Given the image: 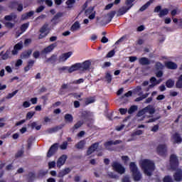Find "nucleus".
Returning a JSON list of instances; mask_svg holds the SVG:
<instances>
[{"mask_svg":"<svg viewBox=\"0 0 182 182\" xmlns=\"http://www.w3.org/2000/svg\"><path fill=\"white\" fill-rule=\"evenodd\" d=\"M134 5V4H129V5H127V6H128L127 8L123 7L122 9H119L118 11V14H117V16H122V15H124V14H126L127 11L131 9Z\"/></svg>","mask_w":182,"mask_h":182,"instance_id":"15","label":"nucleus"},{"mask_svg":"<svg viewBox=\"0 0 182 182\" xmlns=\"http://www.w3.org/2000/svg\"><path fill=\"white\" fill-rule=\"evenodd\" d=\"M28 127H31L32 130H33V129H36V130H41L42 125H38L36 122H33L31 124H28Z\"/></svg>","mask_w":182,"mask_h":182,"instance_id":"28","label":"nucleus"},{"mask_svg":"<svg viewBox=\"0 0 182 182\" xmlns=\"http://www.w3.org/2000/svg\"><path fill=\"white\" fill-rule=\"evenodd\" d=\"M153 2H154V0H149V1H147L139 9L140 12H144V11H146V9H147V8H149V6H150V5L153 4Z\"/></svg>","mask_w":182,"mask_h":182,"instance_id":"26","label":"nucleus"},{"mask_svg":"<svg viewBox=\"0 0 182 182\" xmlns=\"http://www.w3.org/2000/svg\"><path fill=\"white\" fill-rule=\"evenodd\" d=\"M35 179V173L29 172L28 173V182H33Z\"/></svg>","mask_w":182,"mask_h":182,"instance_id":"49","label":"nucleus"},{"mask_svg":"<svg viewBox=\"0 0 182 182\" xmlns=\"http://www.w3.org/2000/svg\"><path fill=\"white\" fill-rule=\"evenodd\" d=\"M63 126H65V125L60 124L58 126H55L53 128H50L48 129V133H50V134H52V133H56L57 132H59V130H62V129H63Z\"/></svg>","mask_w":182,"mask_h":182,"instance_id":"21","label":"nucleus"},{"mask_svg":"<svg viewBox=\"0 0 182 182\" xmlns=\"http://www.w3.org/2000/svg\"><path fill=\"white\" fill-rule=\"evenodd\" d=\"M144 109L145 112L146 113H149V114H154V113H156V109H154V107H153L151 105H148Z\"/></svg>","mask_w":182,"mask_h":182,"instance_id":"29","label":"nucleus"},{"mask_svg":"<svg viewBox=\"0 0 182 182\" xmlns=\"http://www.w3.org/2000/svg\"><path fill=\"white\" fill-rule=\"evenodd\" d=\"M92 103H95V98L93 97H88L85 99V105L87 106Z\"/></svg>","mask_w":182,"mask_h":182,"instance_id":"45","label":"nucleus"},{"mask_svg":"<svg viewBox=\"0 0 182 182\" xmlns=\"http://www.w3.org/2000/svg\"><path fill=\"white\" fill-rule=\"evenodd\" d=\"M18 1H12L10 2L9 7L11 8V9H15L16 6H18Z\"/></svg>","mask_w":182,"mask_h":182,"instance_id":"44","label":"nucleus"},{"mask_svg":"<svg viewBox=\"0 0 182 182\" xmlns=\"http://www.w3.org/2000/svg\"><path fill=\"white\" fill-rule=\"evenodd\" d=\"M18 92H19V91L18 90H16L13 92L9 93L7 95V96L6 97V99H12V97H14V96H15V95H16V93H18Z\"/></svg>","mask_w":182,"mask_h":182,"instance_id":"50","label":"nucleus"},{"mask_svg":"<svg viewBox=\"0 0 182 182\" xmlns=\"http://www.w3.org/2000/svg\"><path fill=\"white\" fill-rule=\"evenodd\" d=\"M23 48V44L22 43H18L14 47V50L11 51L12 55H18V52Z\"/></svg>","mask_w":182,"mask_h":182,"instance_id":"18","label":"nucleus"},{"mask_svg":"<svg viewBox=\"0 0 182 182\" xmlns=\"http://www.w3.org/2000/svg\"><path fill=\"white\" fill-rule=\"evenodd\" d=\"M132 177L134 178V181H140L141 180V173H140V171L132 172Z\"/></svg>","mask_w":182,"mask_h":182,"instance_id":"22","label":"nucleus"},{"mask_svg":"<svg viewBox=\"0 0 182 182\" xmlns=\"http://www.w3.org/2000/svg\"><path fill=\"white\" fill-rule=\"evenodd\" d=\"M165 66L167 69H171V70H176L178 68L177 63L172 61H167L165 63Z\"/></svg>","mask_w":182,"mask_h":182,"instance_id":"17","label":"nucleus"},{"mask_svg":"<svg viewBox=\"0 0 182 182\" xmlns=\"http://www.w3.org/2000/svg\"><path fill=\"white\" fill-rule=\"evenodd\" d=\"M154 12L159 14V18H163V16H166V15H168V9H161V6H156L154 10Z\"/></svg>","mask_w":182,"mask_h":182,"instance_id":"7","label":"nucleus"},{"mask_svg":"<svg viewBox=\"0 0 182 182\" xmlns=\"http://www.w3.org/2000/svg\"><path fill=\"white\" fill-rule=\"evenodd\" d=\"M105 82L107 83H112V75H110V73H107L105 76Z\"/></svg>","mask_w":182,"mask_h":182,"instance_id":"38","label":"nucleus"},{"mask_svg":"<svg viewBox=\"0 0 182 182\" xmlns=\"http://www.w3.org/2000/svg\"><path fill=\"white\" fill-rule=\"evenodd\" d=\"M56 46H58V43H53L50 46H47L46 48H45L42 50V53H46V54L50 53V52H52V50H53V49H55Z\"/></svg>","mask_w":182,"mask_h":182,"instance_id":"13","label":"nucleus"},{"mask_svg":"<svg viewBox=\"0 0 182 182\" xmlns=\"http://www.w3.org/2000/svg\"><path fill=\"white\" fill-rule=\"evenodd\" d=\"M4 25H5L6 28H8V29H12V28H14V26H15V24L14 23H11V22H6V23H4Z\"/></svg>","mask_w":182,"mask_h":182,"instance_id":"55","label":"nucleus"},{"mask_svg":"<svg viewBox=\"0 0 182 182\" xmlns=\"http://www.w3.org/2000/svg\"><path fill=\"white\" fill-rule=\"evenodd\" d=\"M58 151V144H53L49 149L47 153V157L50 158Z\"/></svg>","mask_w":182,"mask_h":182,"instance_id":"12","label":"nucleus"},{"mask_svg":"<svg viewBox=\"0 0 182 182\" xmlns=\"http://www.w3.org/2000/svg\"><path fill=\"white\" fill-rule=\"evenodd\" d=\"M83 82H85V80L83 78H80L77 80H74L72 82H70L69 84H63L60 89V95H63V90L65 89L73 90V87L69 86V85H80V83H83Z\"/></svg>","mask_w":182,"mask_h":182,"instance_id":"3","label":"nucleus"},{"mask_svg":"<svg viewBox=\"0 0 182 182\" xmlns=\"http://www.w3.org/2000/svg\"><path fill=\"white\" fill-rule=\"evenodd\" d=\"M33 65H35V60H30L28 62L27 65L24 68V72H29V70L33 68Z\"/></svg>","mask_w":182,"mask_h":182,"instance_id":"24","label":"nucleus"},{"mask_svg":"<svg viewBox=\"0 0 182 182\" xmlns=\"http://www.w3.org/2000/svg\"><path fill=\"white\" fill-rule=\"evenodd\" d=\"M23 149H21L17 151V153L15 154V158L16 159H19V157H22L23 156Z\"/></svg>","mask_w":182,"mask_h":182,"instance_id":"52","label":"nucleus"},{"mask_svg":"<svg viewBox=\"0 0 182 182\" xmlns=\"http://www.w3.org/2000/svg\"><path fill=\"white\" fill-rule=\"evenodd\" d=\"M139 63L142 66H146L147 65H150L151 62H150V60H149V58L146 57H142L139 59Z\"/></svg>","mask_w":182,"mask_h":182,"instance_id":"23","label":"nucleus"},{"mask_svg":"<svg viewBox=\"0 0 182 182\" xmlns=\"http://www.w3.org/2000/svg\"><path fill=\"white\" fill-rule=\"evenodd\" d=\"M70 68V67H68V66H63L62 68H59L58 70L60 72V73H62V72H65V70H68V72H69V69Z\"/></svg>","mask_w":182,"mask_h":182,"instance_id":"59","label":"nucleus"},{"mask_svg":"<svg viewBox=\"0 0 182 182\" xmlns=\"http://www.w3.org/2000/svg\"><path fill=\"white\" fill-rule=\"evenodd\" d=\"M113 170L119 173V174H124L126 168L122 166V164L117 161H113L111 164Z\"/></svg>","mask_w":182,"mask_h":182,"instance_id":"5","label":"nucleus"},{"mask_svg":"<svg viewBox=\"0 0 182 182\" xmlns=\"http://www.w3.org/2000/svg\"><path fill=\"white\" fill-rule=\"evenodd\" d=\"M29 28V23H25L22 24L20 27V29L21 31L25 32Z\"/></svg>","mask_w":182,"mask_h":182,"instance_id":"47","label":"nucleus"},{"mask_svg":"<svg viewBox=\"0 0 182 182\" xmlns=\"http://www.w3.org/2000/svg\"><path fill=\"white\" fill-rule=\"evenodd\" d=\"M70 171H72V169H70V168H65L58 173V177L59 178H63V177L69 174Z\"/></svg>","mask_w":182,"mask_h":182,"instance_id":"16","label":"nucleus"},{"mask_svg":"<svg viewBox=\"0 0 182 182\" xmlns=\"http://www.w3.org/2000/svg\"><path fill=\"white\" fill-rule=\"evenodd\" d=\"M155 69H156V70H163V69H164V65L160 62H156L155 64Z\"/></svg>","mask_w":182,"mask_h":182,"instance_id":"39","label":"nucleus"},{"mask_svg":"<svg viewBox=\"0 0 182 182\" xmlns=\"http://www.w3.org/2000/svg\"><path fill=\"white\" fill-rule=\"evenodd\" d=\"M33 56L35 59H38V58L41 56V53L38 50L34 51L33 53Z\"/></svg>","mask_w":182,"mask_h":182,"instance_id":"60","label":"nucleus"},{"mask_svg":"<svg viewBox=\"0 0 182 182\" xmlns=\"http://www.w3.org/2000/svg\"><path fill=\"white\" fill-rule=\"evenodd\" d=\"M163 182H174V181H173V178H171V176L168 175L164 176V178H163Z\"/></svg>","mask_w":182,"mask_h":182,"instance_id":"53","label":"nucleus"},{"mask_svg":"<svg viewBox=\"0 0 182 182\" xmlns=\"http://www.w3.org/2000/svg\"><path fill=\"white\" fill-rule=\"evenodd\" d=\"M64 119L67 123H73V116L70 114H65Z\"/></svg>","mask_w":182,"mask_h":182,"instance_id":"33","label":"nucleus"},{"mask_svg":"<svg viewBox=\"0 0 182 182\" xmlns=\"http://www.w3.org/2000/svg\"><path fill=\"white\" fill-rule=\"evenodd\" d=\"M63 16V13L62 12H58L57 13L53 18L51 20V22H53V21H58V19H59V18H62Z\"/></svg>","mask_w":182,"mask_h":182,"instance_id":"41","label":"nucleus"},{"mask_svg":"<svg viewBox=\"0 0 182 182\" xmlns=\"http://www.w3.org/2000/svg\"><path fill=\"white\" fill-rule=\"evenodd\" d=\"M32 143H33L32 138H28V139L27 141V149H28V150H30V149L32 147Z\"/></svg>","mask_w":182,"mask_h":182,"instance_id":"58","label":"nucleus"},{"mask_svg":"<svg viewBox=\"0 0 182 182\" xmlns=\"http://www.w3.org/2000/svg\"><path fill=\"white\" fill-rule=\"evenodd\" d=\"M120 143H122V140L107 141L105 142L104 146L105 149H107V150H112L110 148H109L110 146H116L117 144H120Z\"/></svg>","mask_w":182,"mask_h":182,"instance_id":"11","label":"nucleus"},{"mask_svg":"<svg viewBox=\"0 0 182 182\" xmlns=\"http://www.w3.org/2000/svg\"><path fill=\"white\" fill-rule=\"evenodd\" d=\"M31 107V102H28V101H25L23 103V107H24V109H28V107Z\"/></svg>","mask_w":182,"mask_h":182,"instance_id":"63","label":"nucleus"},{"mask_svg":"<svg viewBox=\"0 0 182 182\" xmlns=\"http://www.w3.org/2000/svg\"><path fill=\"white\" fill-rule=\"evenodd\" d=\"M68 159V156L66 155H62L57 161V167H62L63 164L66 162V160Z\"/></svg>","mask_w":182,"mask_h":182,"instance_id":"19","label":"nucleus"},{"mask_svg":"<svg viewBox=\"0 0 182 182\" xmlns=\"http://www.w3.org/2000/svg\"><path fill=\"white\" fill-rule=\"evenodd\" d=\"M10 55H11V50H7L5 53H4V51H1L0 53V56H1V59L3 60H6V59H9Z\"/></svg>","mask_w":182,"mask_h":182,"instance_id":"27","label":"nucleus"},{"mask_svg":"<svg viewBox=\"0 0 182 182\" xmlns=\"http://www.w3.org/2000/svg\"><path fill=\"white\" fill-rule=\"evenodd\" d=\"M166 86L168 87V89H171L174 87V80L172 79H168L166 82Z\"/></svg>","mask_w":182,"mask_h":182,"instance_id":"37","label":"nucleus"},{"mask_svg":"<svg viewBox=\"0 0 182 182\" xmlns=\"http://www.w3.org/2000/svg\"><path fill=\"white\" fill-rule=\"evenodd\" d=\"M141 134H143V132L140 129H138L135 132H134L132 134L131 136L132 137H134L136 136H141Z\"/></svg>","mask_w":182,"mask_h":182,"instance_id":"46","label":"nucleus"},{"mask_svg":"<svg viewBox=\"0 0 182 182\" xmlns=\"http://www.w3.org/2000/svg\"><path fill=\"white\" fill-rule=\"evenodd\" d=\"M33 14H35V12H33V11H29L26 13L25 15H23V19H28V18H31V16H33Z\"/></svg>","mask_w":182,"mask_h":182,"instance_id":"48","label":"nucleus"},{"mask_svg":"<svg viewBox=\"0 0 182 182\" xmlns=\"http://www.w3.org/2000/svg\"><path fill=\"white\" fill-rule=\"evenodd\" d=\"M99 144H100V143L95 142L92 144L90 147H88L87 150V156H90V154H92V153H95V151H96L97 149H99Z\"/></svg>","mask_w":182,"mask_h":182,"instance_id":"8","label":"nucleus"},{"mask_svg":"<svg viewBox=\"0 0 182 182\" xmlns=\"http://www.w3.org/2000/svg\"><path fill=\"white\" fill-rule=\"evenodd\" d=\"M81 116L82 119H84L85 120H87V119H89V117H90V112L83 111L82 112Z\"/></svg>","mask_w":182,"mask_h":182,"instance_id":"40","label":"nucleus"},{"mask_svg":"<svg viewBox=\"0 0 182 182\" xmlns=\"http://www.w3.org/2000/svg\"><path fill=\"white\" fill-rule=\"evenodd\" d=\"M90 65L92 63L90 60H85L82 63H77L70 67L68 69V73H73V72H76V70H89L90 69Z\"/></svg>","mask_w":182,"mask_h":182,"instance_id":"2","label":"nucleus"},{"mask_svg":"<svg viewBox=\"0 0 182 182\" xmlns=\"http://www.w3.org/2000/svg\"><path fill=\"white\" fill-rule=\"evenodd\" d=\"M85 122L83 120L77 121V123L71 128L72 132H75V130H77V129H80L82 127V124H84Z\"/></svg>","mask_w":182,"mask_h":182,"instance_id":"25","label":"nucleus"},{"mask_svg":"<svg viewBox=\"0 0 182 182\" xmlns=\"http://www.w3.org/2000/svg\"><path fill=\"white\" fill-rule=\"evenodd\" d=\"M48 31V24H44L39 30L41 33H45Z\"/></svg>","mask_w":182,"mask_h":182,"instance_id":"54","label":"nucleus"},{"mask_svg":"<svg viewBox=\"0 0 182 182\" xmlns=\"http://www.w3.org/2000/svg\"><path fill=\"white\" fill-rule=\"evenodd\" d=\"M141 166L144 174L148 176V177H151L153 172L156 168L154 162L150 161V159H144L141 163Z\"/></svg>","mask_w":182,"mask_h":182,"instance_id":"1","label":"nucleus"},{"mask_svg":"<svg viewBox=\"0 0 182 182\" xmlns=\"http://www.w3.org/2000/svg\"><path fill=\"white\" fill-rule=\"evenodd\" d=\"M56 60H58V55H52L50 58H48L46 60L47 63H56Z\"/></svg>","mask_w":182,"mask_h":182,"instance_id":"34","label":"nucleus"},{"mask_svg":"<svg viewBox=\"0 0 182 182\" xmlns=\"http://www.w3.org/2000/svg\"><path fill=\"white\" fill-rule=\"evenodd\" d=\"M13 19H16V15H7L4 16L5 21H11Z\"/></svg>","mask_w":182,"mask_h":182,"instance_id":"42","label":"nucleus"},{"mask_svg":"<svg viewBox=\"0 0 182 182\" xmlns=\"http://www.w3.org/2000/svg\"><path fill=\"white\" fill-rule=\"evenodd\" d=\"M169 164L171 170L176 171L177 168H178V166H180V162L178 161V157L177 155L172 154L169 158Z\"/></svg>","mask_w":182,"mask_h":182,"instance_id":"4","label":"nucleus"},{"mask_svg":"<svg viewBox=\"0 0 182 182\" xmlns=\"http://www.w3.org/2000/svg\"><path fill=\"white\" fill-rule=\"evenodd\" d=\"M173 178L175 181H182V169L177 168L176 173L173 174Z\"/></svg>","mask_w":182,"mask_h":182,"instance_id":"14","label":"nucleus"},{"mask_svg":"<svg viewBox=\"0 0 182 182\" xmlns=\"http://www.w3.org/2000/svg\"><path fill=\"white\" fill-rule=\"evenodd\" d=\"M35 116V112H28L26 114V120H31Z\"/></svg>","mask_w":182,"mask_h":182,"instance_id":"51","label":"nucleus"},{"mask_svg":"<svg viewBox=\"0 0 182 182\" xmlns=\"http://www.w3.org/2000/svg\"><path fill=\"white\" fill-rule=\"evenodd\" d=\"M61 150H66L68 149V141H63V144L60 146Z\"/></svg>","mask_w":182,"mask_h":182,"instance_id":"57","label":"nucleus"},{"mask_svg":"<svg viewBox=\"0 0 182 182\" xmlns=\"http://www.w3.org/2000/svg\"><path fill=\"white\" fill-rule=\"evenodd\" d=\"M176 87L177 89H182V74L178 77V80L176 82Z\"/></svg>","mask_w":182,"mask_h":182,"instance_id":"36","label":"nucleus"},{"mask_svg":"<svg viewBox=\"0 0 182 182\" xmlns=\"http://www.w3.org/2000/svg\"><path fill=\"white\" fill-rule=\"evenodd\" d=\"M22 63H23V61H22V60L21 59L17 60L15 64L16 68H19V66H21Z\"/></svg>","mask_w":182,"mask_h":182,"instance_id":"62","label":"nucleus"},{"mask_svg":"<svg viewBox=\"0 0 182 182\" xmlns=\"http://www.w3.org/2000/svg\"><path fill=\"white\" fill-rule=\"evenodd\" d=\"M73 53H72V51H69L68 53L61 54L58 58L59 63H60V62H66V60H68V59L72 56Z\"/></svg>","mask_w":182,"mask_h":182,"instance_id":"10","label":"nucleus"},{"mask_svg":"<svg viewBox=\"0 0 182 182\" xmlns=\"http://www.w3.org/2000/svg\"><path fill=\"white\" fill-rule=\"evenodd\" d=\"M85 144H86V141L81 140L77 144H75V149H78V150H82L83 147H85Z\"/></svg>","mask_w":182,"mask_h":182,"instance_id":"31","label":"nucleus"},{"mask_svg":"<svg viewBox=\"0 0 182 182\" xmlns=\"http://www.w3.org/2000/svg\"><path fill=\"white\" fill-rule=\"evenodd\" d=\"M119 112L120 114H126V113H127V108H120L119 109Z\"/></svg>","mask_w":182,"mask_h":182,"instance_id":"61","label":"nucleus"},{"mask_svg":"<svg viewBox=\"0 0 182 182\" xmlns=\"http://www.w3.org/2000/svg\"><path fill=\"white\" fill-rule=\"evenodd\" d=\"M156 151L159 156H166L167 154V145L166 144H159L156 148Z\"/></svg>","mask_w":182,"mask_h":182,"instance_id":"6","label":"nucleus"},{"mask_svg":"<svg viewBox=\"0 0 182 182\" xmlns=\"http://www.w3.org/2000/svg\"><path fill=\"white\" fill-rule=\"evenodd\" d=\"M129 168L132 171V173H134L135 171H138L139 168H137V165H136V163L131 162L129 164Z\"/></svg>","mask_w":182,"mask_h":182,"instance_id":"35","label":"nucleus"},{"mask_svg":"<svg viewBox=\"0 0 182 182\" xmlns=\"http://www.w3.org/2000/svg\"><path fill=\"white\" fill-rule=\"evenodd\" d=\"M122 182H132V181H130V177H129V176L127 175L122 178Z\"/></svg>","mask_w":182,"mask_h":182,"instance_id":"64","label":"nucleus"},{"mask_svg":"<svg viewBox=\"0 0 182 182\" xmlns=\"http://www.w3.org/2000/svg\"><path fill=\"white\" fill-rule=\"evenodd\" d=\"M136 110H137V106L132 105L128 109V113H129V114H133V113H134L136 112Z\"/></svg>","mask_w":182,"mask_h":182,"instance_id":"43","label":"nucleus"},{"mask_svg":"<svg viewBox=\"0 0 182 182\" xmlns=\"http://www.w3.org/2000/svg\"><path fill=\"white\" fill-rule=\"evenodd\" d=\"M107 15L108 16V20L106 23H110V22H112V19H113V18H114V15H116V11H111Z\"/></svg>","mask_w":182,"mask_h":182,"instance_id":"30","label":"nucleus"},{"mask_svg":"<svg viewBox=\"0 0 182 182\" xmlns=\"http://www.w3.org/2000/svg\"><path fill=\"white\" fill-rule=\"evenodd\" d=\"M171 139L173 140V144H181L182 143L181 135L178 132L172 134Z\"/></svg>","mask_w":182,"mask_h":182,"instance_id":"9","label":"nucleus"},{"mask_svg":"<svg viewBox=\"0 0 182 182\" xmlns=\"http://www.w3.org/2000/svg\"><path fill=\"white\" fill-rule=\"evenodd\" d=\"M31 55H32V49H28L21 53L20 58L21 59H28V58H30Z\"/></svg>","mask_w":182,"mask_h":182,"instance_id":"20","label":"nucleus"},{"mask_svg":"<svg viewBox=\"0 0 182 182\" xmlns=\"http://www.w3.org/2000/svg\"><path fill=\"white\" fill-rule=\"evenodd\" d=\"M77 29H80V23L79 21H75L71 26L70 30L73 32H75V31H77Z\"/></svg>","mask_w":182,"mask_h":182,"instance_id":"32","label":"nucleus"},{"mask_svg":"<svg viewBox=\"0 0 182 182\" xmlns=\"http://www.w3.org/2000/svg\"><path fill=\"white\" fill-rule=\"evenodd\" d=\"M116 55V51L114 50H110L106 55V58H113Z\"/></svg>","mask_w":182,"mask_h":182,"instance_id":"56","label":"nucleus"}]
</instances>
